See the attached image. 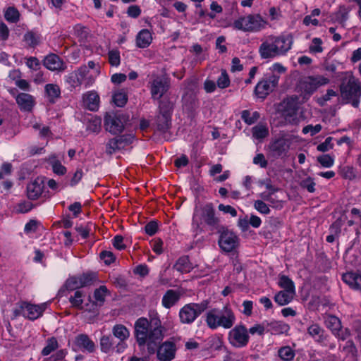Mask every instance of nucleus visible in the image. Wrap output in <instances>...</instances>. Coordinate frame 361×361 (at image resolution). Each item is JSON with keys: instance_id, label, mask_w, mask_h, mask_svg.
<instances>
[{"instance_id": "c756f323", "label": "nucleus", "mask_w": 361, "mask_h": 361, "mask_svg": "<svg viewBox=\"0 0 361 361\" xmlns=\"http://www.w3.org/2000/svg\"><path fill=\"white\" fill-rule=\"evenodd\" d=\"M295 293V291L281 290L276 294L274 297L275 302L279 305H285L293 300Z\"/></svg>"}, {"instance_id": "a878e982", "label": "nucleus", "mask_w": 361, "mask_h": 361, "mask_svg": "<svg viewBox=\"0 0 361 361\" xmlns=\"http://www.w3.org/2000/svg\"><path fill=\"white\" fill-rule=\"evenodd\" d=\"M152 42V35L147 29L141 30L136 36V45L139 48L148 47Z\"/></svg>"}, {"instance_id": "864d4df0", "label": "nucleus", "mask_w": 361, "mask_h": 361, "mask_svg": "<svg viewBox=\"0 0 361 361\" xmlns=\"http://www.w3.org/2000/svg\"><path fill=\"white\" fill-rule=\"evenodd\" d=\"M254 207L262 214H269L271 212L269 206L262 200L255 201Z\"/></svg>"}, {"instance_id": "a19ab883", "label": "nucleus", "mask_w": 361, "mask_h": 361, "mask_svg": "<svg viewBox=\"0 0 361 361\" xmlns=\"http://www.w3.org/2000/svg\"><path fill=\"white\" fill-rule=\"evenodd\" d=\"M279 356L284 361H290L295 356V353L289 346L282 347L279 350Z\"/></svg>"}, {"instance_id": "79ce46f5", "label": "nucleus", "mask_w": 361, "mask_h": 361, "mask_svg": "<svg viewBox=\"0 0 361 361\" xmlns=\"http://www.w3.org/2000/svg\"><path fill=\"white\" fill-rule=\"evenodd\" d=\"M58 346V342L55 338H49L46 346L42 350V355H49L51 353L57 349Z\"/></svg>"}, {"instance_id": "f8f14e48", "label": "nucleus", "mask_w": 361, "mask_h": 361, "mask_svg": "<svg viewBox=\"0 0 361 361\" xmlns=\"http://www.w3.org/2000/svg\"><path fill=\"white\" fill-rule=\"evenodd\" d=\"M296 137L288 135L276 140L270 145V150L276 157L286 156L292 145L296 142Z\"/></svg>"}, {"instance_id": "c03bdc74", "label": "nucleus", "mask_w": 361, "mask_h": 361, "mask_svg": "<svg viewBox=\"0 0 361 361\" xmlns=\"http://www.w3.org/2000/svg\"><path fill=\"white\" fill-rule=\"evenodd\" d=\"M279 285L285 290L295 291L293 282L286 276H280Z\"/></svg>"}, {"instance_id": "603ef678", "label": "nucleus", "mask_w": 361, "mask_h": 361, "mask_svg": "<svg viewBox=\"0 0 361 361\" xmlns=\"http://www.w3.org/2000/svg\"><path fill=\"white\" fill-rule=\"evenodd\" d=\"M5 18L11 23H16L19 18V13L17 9L9 7L5 12Z\"/></svg>"}, {"instance_id": "cd10ccee", "label": "nucleus", "mask_w": 361, "mask_h": 361, "mask_svg": "<svg viewBox=\"0 0 361 361\" xmlns=\"http://www.w3.org/2000/svg\"><path fill=\"white\" fill-rule=\"evenodd\" d=\"M171 121V114L169 112L166 111L163 114H161L157 117V130L164 133L166 132L170 126Z\"/></svg>"}, {"instance_id": "e2e57ef3", "label": "nucleus", "mask_w": 361, "mask_h": 361, "mask_svg": "<svg viewBox=\"0 0 361 361\" xmlns=\"http://www.w3.org/2000/svg\"><path fill=\"white\" fill-rule=\"evenodd\" d=\"M21 78V72L18 69L11 70L8 75V82L11 83H13L14 85L16 83L18 80Z\"/></svg>"}, {"instance_id": "a18cd8bd", "label": "nucleus", "mask_w": 361, "mask_h": 361, "mask_svg": "<svg viewBox=\"0 0 361 361\" xmlns=\"http://www.w3.org/2000/svg\"><path fill=\"white\" fill-rule=\"evenodd\" d=\"M113 101L117 106H123L127 102V96L124 91L116 92L113 95Z\"/></svg>"}, {"instance_id": "393cba45", "label": "nucleus", "mask_w": 361, "mask_h": 361, "mask_svg": "<svg viewBox=\"0 0 361 361\" xmlns=\"http://www.w3.org/2000/svg\"><path fill=\"white\" fill-rule=\"evenodd\" d=\"M84 106L90 111H97L99 104V97L96 92L90 91L83 95Z\"/></svg>"}, {"instance_id": "423d86ee", "label": "nucleus", "mask_w": 361, "mask_h": 361, "mask_svg": "<svg viewBox=\"0 0 361 361\" xmlns=\"http://www.w3.org/2000/svg\"><path fill=\"white\" fill-rule=\"evenodd\" d=\"M98 75L99 71H94V74H92L90 71H88V68L83 66L78 70L70 73L67 82L74 87L81 85L88 87L93 85Z\"/></svg>"}, {"instance_id": "2eb2a0df", "label": "nucleus", "mask_w": 361, "mask_h": 361, "mask_svg": "<svg viewBox=\"0 0 361 361\" xmlns=\"http://www.w3.org/2000/svg\"><path fill=\"white\" fill-rule=\"evenodd\" d=\"M238 238L234 233L228 230L221 233L219 239V245L223 251L232 252L238 247Z\"/></svg>"}, {"instance_id": "052dcab7", "label": "nucleus", "mask_w": 361, "mask_h": 361, "mask_svg": "<svg viewBox=\"0 0 361 361\" xmlns=\"http://www.w3.org/2000/svg\"><path fill=\"white\" fill-rule=\"evenodd\" d=\"M32 128L35 130H39V135L41 137H47L50 134V130L49 128L44 126H42V124L38 122H34L32 123Z\"/></svg>"}, {"instance_id": "774afa93", "label": "nucleus", "mask_w": 361, "mask_h": 361, "mask_svg": "<svg viewBox=\"0 0 361 361\" xmlns=\"http://www.w3.org/2000/svg\"><path fill=\"white\" fill-rule=\"evenodd\" d=\"M253 163L262 168H265L267 166V161L263 154H257L253 159Z\"/></svg>"}, {"instance_id": "1a4fd4ad", "label": "nucleus", "mask_w": 361, "mask_h": 361, "mask_svg": "<svg viewBox=\"0 0 361 361\" xmlns=\"http://www.w3.org/2000/svg\"><path fill=\"white\" fill-rule=\"evenodd\" d=\"M47 307V303L34 305L27 302L18 303V306L14 310L15 316L22 314L25 318L35 320L40 317Z\"/></svg>"}, {"instance_id": "4468645a", "label": "nucleus", "mask_w": 361, "mask_h": 361, "mask_svg": "<svg viewBox=\"0 0 361 361\" xmlns=\"http://www.w3.org/2000/svg\"><path fill=\"white\" fill-rule=\"evenodd\" d=\"M249 336L245 327L237 326L228 333L230 343L236 348H241L247 345Z\"/></svg>"}, {"instance_id": "09e8293b", "label": "nucleus", "mask_w": 361, "mask_h": 361, "mask_svg": "<svg viewBox=\"0 0 361 361\" xmlns=\"http://www.w3.org/2000/svg\"><path fill=\"white\" fill-rule=\"evenodd\" d=\"M40 38L39 35L33 33V32H27L24 35V41L25 43L30 46V47H35L39 43Z\"/></svg>"}, {"instance_id": "c85d7f7f", "label": "nucleus", "mask_w": 361, "mask_h": 361, "mask_svg": "<svg viewBox=\"0 0 361 361\" xmlns=\"http://www.w3.org/2000/svg\"><path fill=\"white\" fill-rule=\"evenodd\" d=\"M47 161L55 174L63 176L67 172L66 168L61 164V161L55 155L50 156Z\"/></svg>"}, {"instance_id": "4c0bfd02", "label": "nucleus", "mask_w": 361, "mask_h": 361, "mask_svg": "<svg viewBox=\"0 0 361 361\" xmlns=\"http://www.w3.org/2000/svg\"><path fill=\"white\" fill-rule=\"evenodd\" d=\"M259 118V114L257 111L251 113L248 110H244L241 112V118L248 125L254 123Z\"/></svg>"}, {"instance_id": "58836bf2", "label": "nucleus", "mask_w": 361, "mask_h": 361, "mask_svg": "<svg viewBox=\"0 0 361 361\" xmlns=\"http://www.w3.org/2000/svg\"><path fill=\"white\" fill-rule=\"evenodd\" d=\"M268 135V128L262 124L257 125L252 128V136L255 139L261 140L266 137Z\"/></svg>"}, {"instance_id": "c9c22d12", "label": "nucleus", "mask_w": 361, "mask_h": 361, "mask_svg": "<svg viewBox=\"0 0 361 361\" xmlns=\"http://www.w3.org/2000/svg\"><path fill=\"white\" fill-rule=\"evenodd\" d=\"M124 148V145H122V139H118V137L110 140L106 147V151L108 154H113L117 150Z\"/></svg>"}, {"instance_id": "39448f33", "label": "nucleus", "mask_w": 361, "mask_h": 361, "mask_svg": "<svg viewBox=\"0 0 361 361\" xmlns=\"http://www.w3.org/2000/svg\"><path fill=\"white\" fill-rule=\"evenodd\" d=\"M267 24L260 15L255 14L238 18L233 22V27L238 30L255 32L265 28Z\"/></svg>"}, {"instance_id": "f257e3e1", "label": "nucleus", "mask_w": 361, "mask_h": 361, "mask_svg": "<svg viewBox=\"0 0 361 361\" xmlns=\"http://www.w3.org/2000/svg\"><path fill=\"white\" fill-rule=\"evenodd\" d=\"M135 336L140 347L146 346L149 355L155 353L157 345L164 337V327L158 317L139 318L135 323Z\"/></svg>"}, {"instance_id": "4be33fe9", "label": "nucleus", "mask_w": 361, "mask_h": 361, "mask_svg": "<svg viewBox=\"0 0 361 361\" xmlns=\"http://www.w3.org/2000/svg\"><path fill=\"white\" fill-rule=\"evenodd\" d=\"M284 108L282 114L288 123H294L298 119V104L295 101L291 100L283 103Z\"/></svg>"}, {"instance_id": "5fc2aeb1", "label": "nucleus", "mask_w": 361, "mask_h": 361, "mask_svg": "<svg viewBox=\"0 0 361 361\" xmlns=\"http://www.w3.org/2000/svg\"><path fill=\"white\" fill-rule=\"evenodd\" d=\"M101 350L104 353H109L112 348L111 338L108 336H103L100 339Z\"/></svg>"}, {"instance_id": "412c9836", "label": "nucleus", "mask_w": 361, "mask_h": 361, "mask_svg": "<svg viewBox=\"0 0 361 361\" xmlns=\"http://www.w3.org/2000/svg\"><path fill=\"white\" fill-rule=\"evenodd\" d=\"M41 178L30 181L27 186V195L30 200L37 199L42 193L44 185Z\"/></svg>"}, {"instance_id": "5701e85b", "label": "nucleus", "mask_w": 361, "mask_h": 361, "mask_svg": "<svg viewBox=\"0 0 361 361\" xmlns=\"http://www.w3.org/2000/svg\"><path fill=\"white\" fill-rule=\"evenodd\" d=\"M44 66L51 71H63L66 68L63 61L54 54H49L44 58Z\"/></svg>"}, {"instance_id": "3c124183", "label": "nucleus", "mask_w": 361, "mask_h": 361, "mask_svg": "<svg viewBox=\"0 0 361 361\" xmlns=\"http://www.w3.org/2000/svg\"><path fill=\"white\" fill-rule=\"evenodd\" d=\"M230 85V79L226 70H221V75L217 79V85L224 89Z\"/></svg>"}, {"instance_id": "0e129e2a", "label": "nucleus", "mask_w": 361, "mask_h": 361, "mask_svg": "<svg viewBox=\"0 0 361 361\" xmlns=\"http://www.w3.org/2000/svg\"><path fill=\"white\" fill-rule=\"evenodd\" d=\"M114 247L118 250H123L126 248V245L123 243V238L121 235H117L112 240Z\"/></svg>"}, {"instance_id": "473e14b6", "label": "nucleus", "mask_w": 361, "mask_h": 361, "mask_svg": "<svg viewBox=\"0 0 361 361\" xmlns=\"http://www.w3.org/2000/svg\"><path fill=\"white\" fill-rule=\"evenodd\" d=\"M112 333L121 342L126 341L130 336L129 330L122 324L115 325L112 329Z\"/></svg>"}, {"instance_id": "de8ad7c7", "label": "nucleus", "mask_w": 361, "mask_h": 361, "mask_svg": "<svg viewBox=\"0 0 361 361\" xmlns=\"http://www.w3.org/2000/svg\"><path fill=\"white\" fill-rule=\"evenodd\" d=\"M271 325L273 333L276 334H283L289 330V326L281 322H272Z\"/></svg>"}, {"instance_id": "a211bd4d", "label": "nucleus", "mask_w": 361, "mask_h": 361, "mask_svg": "<svg viewBox=\"0 0 361 361\" xmlns=\"http://www.w3.org/2000/svg\"><path fill=\"white\" fill-rule=\"evenodd\" d=\"M73 349L75 351L92 353L95 350V344L86 334H80L75 338Z\"/></svg>"}, {"instance_id": "69168bd1", "label": "nucleus", "mask_w": 361, "mask_h": 361, "mask_svg": "<svg viewBox=\"0 0 361 361\" xmlns=\"http://www.w3.org/2000/svg\"><path fill=\"white\" fill-rule=\"evenodd\" d=\"M269 16L271 20H279L282 17L279 8L271 7L269 10Z\"/></svg>"}, {"instance_id": "aec40b11", "label": "nucleus", "mask_w": 361, "mask_h": 361, "mask_svg": "<svg viewBox=\"0 0 361 361\" xmlns=\"http://www.w3.org/2000/svg\"><path fill=\"white\" fill-rule=\"evenodd\" d=\"M169 84L166 79L157 77L151 82L150 91L154 99H159L168 90Z\"/></svg>"}, {"instance_id": "6e6d98bb", "label": "nucleus", "mask_w": 361, "mask_h": 361, "mask_svg": "<svg viewBox=\"0 0 361 361\" xmlns=\"http://www.w3.org/2000/svg\"><path fill=\"white\" fill-rule=\"evenodd\" d=\"M315 185L314 179L311 177H307L300 182V186L307 189L310 192H314L315 191Z\"/></svg>"}, {"instance_id": "8fccbe9b", "label": "nucleus", "mask_w": 361, "mask_h": 361, "mask_svg": "<svg viewBox=\"0 0 361 361\" xmlns=\"http://www.w3.org/2000/svg\"><path fill=\"white\" fill-rule=\"evenodd\" d=\"M317 161L324 168H330L334 164V158L329 154H323L317 157Z\"/></svg>"}, {"instance_id": "b1692460", "label": "nucleus", "mask_w": 361, "mask_h": 361, "mask_svg": "<svg viewBox=\"0 0 361 361\" xmlns=\"http://www.w3.org/2000/svg\"><path fill=\"white\" fill-rule=\"evenodd\" d=\"M180 293L173 289L168 290L162 297L161 305L166 309H170L180 300Z\"/></svg>"}, {"instance_id": "6e6552de", "label": "nucleus", "mask_w": 361, "mask_h": 361, "mask_svg": "<svg viewBox=\"0 0 361 361\" xmlns=\"http://www.w3.org/2000/svg\"><path fill=\"white\" fill-rule=\"evenodd\" d=\"M207 303H189L185 305L179 310L178 317L180 323L190 324L207 309Z\"/></svg>"}, {"instance_id": "ddd939ff", "label": "nucleus", "mask_w": 361, "mask_h": 361, "mask_svg": "<svg viewBox=\"0 0 361 361\" xmlns=\"http://www.w3.org/2000/svg\"><path fill=\"white\" fill-rule=\"evenodd\" d=\"M325 324L338 339L344 341L350 336V334L348 329H343L341 320L336 316L328 315L325 319Z\"/></svg>"}, {"instance_id": "680f3d73", "label": "nucleus", "mask_w": 361, "mask_h": 361, "mask_svg": "<svg viewBox=\"0 0 361 361\" xmlns=\"http://www.w3.org/2000/svg\"><path fill=\"white\" fill-rule=\"evenodd\" d=\"M332 137H327L325 141L317 146V150L319 152H327L333 148V144L331 143Z\"/></svg>"}, {"instance_id": "dca6fc26", "label": "nucleus", "mask_w": 361, "mask_h": 361, "mask_svg": "<svg viewBox=\"0 0 361 361\" xmlns=\"http://www.w3.org/2000/svg\"><path fill=\"white\" fill-rule=\"evenodd\" d=\"M104 128L106 131L116 135L121 133L124 129L122 118L113 112L106 113L104 116Z\"/></svg>"}, {"instance_id": "9b49d317", "label": "nucleus", "mask_w": 361, "mask_h": 361, "mask_svg": "<svg viewBox=\"0 0 361 361\" xmlns=\"http://www.w3.org/2000/svg\"><path fill=\"white\" fill-rule=\"evenodd\" d=\"M279 80V75H266L264 78L258 82L255 88L256 96L259 98L264 99L277 87Z\"/></svg>"}, {"instance_id": "4d7b16f0", "label": "nucleus", "mask_w": 361, "mask_h": 361, "mask_svg": "<svg viewBox=\"0 0 361 361\" xmlns=\"http://www.w3.org/2000/svg\"><path fill=\"white\" fill-rule=\"evenodd\" d=\"M269 71L271 72L270 75H281L283 73H285L287 71V68L283 66L280 63H274L269 67Z\"/></svg>"}, {"instance_id": "338daca9", "label": "nucleus", "mask_w": 361, "mask_h": 361, "mask_svg": "<svg viewBox=\"0 0 361 361\" xmlns=\"http://www.w3.org/2000/svg\"><path fill=\"white\" fill-rule=\"evenodd\" d=\"M100 257L106 264H110L115 260L114 254L110 251H104L101 252Z\"/></svg>"}, {"instance_id": "2f4dec72", "label": "nucleus", "mask_w": 361, "mask_h": 361, "mask_svg": "<svg viewBox=\"0 0 361 361\" xmlns=\"http://www.w3.org/2000/svg\"><path fill=\"white\" fill-rule=\"evenodd\" d=\"M307 332L317 342L322 343L325 340L324 330L317 324L310 325Z\"/></svg>"}, {"instance_id": "7ed1b4c3", "label": "nucleus", "mask_w": 361, "mask_h": 361, "mask_svg": "<svg viewBox=\"0 0 361 361\" xmlns=\"http://www.w3.org/2000/svg\"><path fill=\"white\" fill-rule=\"evenodd\" d=\"M205 322L211 329L219 327L231 329L235 322V317L231 308L224 307L222 309L214 308L205 314Z\"/></svg>"}, {"instance_id": "f03ea898", "label": "nucleus", "mask_w": 361, "mask_h": 361, "mask_svg": "<svg viewBox=\"0 0 361 361\" xmlns=\"http://www.w3.org/2000/svg\"><path fill=\"white\" fill-rule=\"evenodd\" d=\"M293 37L289 34L268 35L262 39L259 54L262 59H270L284 56L291 49Z\"/></svg>"}, {"instance_id": "e433bc0d", "label": "nucleus", "mask_w": 361, "mask_h": 361, "mask_svg": "<svg viewBox=\"0 0 361 361\" xmlns=\"http://www.w3.org/2000/svg\"><path fill=\"white\" fill-rule=\"evenodd\" d=\"M174 268L179 272H189L191 269V265L187 257H180L174 265Z\"/></svg>"}, {"instance_id": "9d476101", "label": "nucleus", "mask_w": 361, "mask_h": 361, "mask_svg": "<svg viewBox=\"0 0 361 361\" xmlns=\"http://www.w3.org/2000/svg\"><path fill=\"white\" fill-rule=\"evenodd\" d=\"M330 79L322 75H310L303 78L300 82V90L310 96L319 87L328 85Z\"/></svg>"}, {"instance_id": "72a5a7b5", "label": "nucleus", "mask_w": 361, "mask_h": 361, "mask_svg": "<svg viewBox=\"0 0 361 361\" xmlns=\"http://www.w3.org/2000/svg\"><path fill=\"white\" fill-rule=\"evenodd\" d=\"M102 128V120L99 117L96 116H92L86 126V129L90 133H98L101 130Z\"/></svg>"}, {"instance_id": "f3484780", "label": "nucleus", "mask_w": 361, "mask_h": 361, "mask_svg": "<svg viewBox=\"0 0 361 361\" xmlns=\"http://www.w3.org/2000/svg\"><path fill=\"white\" fill-rule=\"evenodd\" d=\"M176 350V345L173 342L166 341L157 345L155 351L159 361H171L175 358Z\"/></svg>"}, {"instance_id": "49530a36", "label": "nucleus", "mask_w": 361, "mask_h": 361, "mask_svg": "<svg viewBox=\"0 0 361 361\" xmlns=\"http://www.w3.org/2000/svg\"><path fill=\"white\" fill-rule=\"evenodd\" d=\"M109 61L113 66H118L121 63L120 51L118 49L110 50L108 53Z\"/></svg>"}, {"instance_id": "f704fd0d", "label": "nucleus", "mask_w": 361, "mask_h": 361, "mask_svg": "<svg viewBox=\"0 0 361 361\" xmlns=\"http://www.w3.org/2000/svg\"><path fill=\"white\" fill-rule=\"evenodd\" d=\"M84 294L80 290H76L73 296L69 299L72 306L78 309L89 310L82 305Z\"/></svg>"}, {"instance_id": "6ab92c4d", "label": "nucleus", "mask_w": 361, "mask_h": 361, "mask_svg": "<svg viewBox=\"0 0 361 361\" xmlns=\"http://www.w3.org/2000/svg\"><path fill=\"white\" fill-rule=\"evenodd\" d=\"M94 279V276L92 274L73 276L66 281V286L68 290H73L91 284Z\"/></svg>"}, {"instance_id": "37998d69", "label": "nucleus", "mask_w": 361, "mask_h": 361, "mask_svg": "<svg viewBox=\"0 0 361 361\" xmlns=\"http://www.w3.org/2000/svg\"><path fill=\"white\" fill-rule=\"evenodd\" d=\"M322 44L323 42L320 38H313L309 47L310 52L312 54L322 53L323 51Z\"/></svg>"}, {"instance_id": "13d9d810", "label": "nucleus", "mask_w": 361, "mask_h": 361, "mask_svg": "<svg viewBox=\"0 0 361 361\" xmlns=\"http://www.w3.org/2000/svg\"><path fill=\"white\" fill-rule=\"evenodd\" d=\"M32 204L28 201H24L18 203L16 207L15 210L18 213H27L30 212L32 208Z\"/></svg>"}, {"instance_id": "20e7f679", "label": "nucleus", "mask_w": 361, "mask_h": 361, "mask_svg": "<svg viewBox=\"0 0 361 361\" xmlns=\"http://www.w3.org/2000/svg\"><path fill=\"white\" fill-rule=\"evenodd\" d=\"M340 93L343 99L351 103L354 107L359 106L361 85L351 72H345L342 74Z\"/></svg>"}, {"instance_id": "ea45409f", "label": "nucleus", "mask_w": 361, "mask_h": 361, "mask_svg": "<svg viewBox=\"0 0 361 361\" xmlns=\"http://www.w3.org/2000/svg\"><path fill=\"white\" fill-rule=\"evenodd\" d=\"M108 293V290L105 286H101L99 288L96 289L94 293V298L96 302L99 303L100 305H102Z\"/></svg>"}, {"instance_id": "bb28decb", "label": "nucleus", "mask_w": 361, "mask_h": 361, "mask_svg": "<svg viewBox=\"0 0 361 361\" xmlns=\"http://www.w3.org/2000/svg\"><path fill=\"white\" fill-rule=\"evenodd\" d=\"M16 102L20 108L23 111H31L35 101L32 96L27 93H21L16 97Z\"/></svg>"}, {"instance_id": "0eeeda50", "label": "nucleus", "mask_w": 361, "mask_h": 361, "mask_svg": "<svg viewBox=\"0 0 361 361\" xmlns=\"http://www.w3.org/2000/svg\"><path fill=\"white\" fill-rule=\"evenodd\" d=\"M218 219L215 216L214 207L211 204H207L202 207L195 209L192 225L196 228H198L202 223L214 226L218 224Z\"/></svg>"}, {"instance_id": "7c9ffc66", "label": "nucleus", "mask_w": 361, "mask_h": 361, "mask_svg": "<svg viewBox=\"0 0 361 361\" xmlns=\"http://www.w3.org/2000/svg\"><path fill=\"white\" fill-rule=\"evenodd\" d=\"M46 96L49 101L54 103L61 95V90L56 84H47L44 87Z\"/></svg>"}, {"instance_id": "bf43d9fd", "label": "nucleus", "mask_w": 361, "mask_h": 361, "mask_svg": "<svg viewBox=\"0 0 361 361\" xmlns=\"http://www.w3.org/2000/svg\"><path fill=\"white\" fill-rule=\"evenodd\" d=\"M322 128L320 124H317L315 126L307 125L302 128V133L304 134L310 133V135L313 136L320 132Z\"/></svg>"}]
</instances>
